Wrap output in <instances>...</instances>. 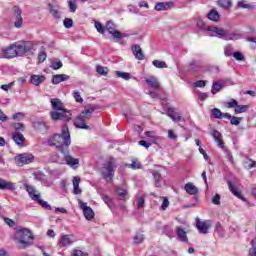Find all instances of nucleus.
<instances>
[{"label": "nucleus", "instance_id": "f257e3e1", "mask_svg": "<svg viewBox=\"0 0 256 256\" xmlns=\"http://www.w3.org/2000/svg\"><path fill=\"white\" fill-rule=\"evenodd\" d=\"M50 147H57L60 153H65V149H69L71 145V133L67 124H63L60 134H54L48 139Z\"/></svg>", "mask_w": 256, "mask_h": 256}, {"label": "nucleus", "instance_id": "f03ea898", "mask_svg": "<svg viewBox=\"0 0 256 256\" xmlns=\"http://www.w3.org/2000/svg\"><path fill=\"white\" fill-rule=\"evenodd\" d=\"M52 109L54 111L50 112L52 121H64L69 122L71 119V112L63 106V102L59 98L51 99Z\"/></svg>", "mask_w": 256, "mask_h": 256}, {"label": "nucleus", "instance_id": "7ed1b4c3", "mask_svg": "<svg viewBox=\"0 0 256 256\" xmlns=\"http://www.w3.org/2000/svg\"><path fill=\"white\" fill-rule=\"evenodd\" d=\"M115 169H117V161L115 158L108 159L101 168V176L106 183H111L115 177Z\"/></svg>", "mask_w": 256, "mask_h": 256}, {"label": "nucleus", "instance_id": "20e7f679", "mask_svg": "<svg viewBox=\"0 0 256 256\" xmlns=\"http://www.w3.org/2000/svg\"><path fill=\"white\" fill-rule=\"evenodd\" d=\"M94 112V107H89L88 109L82 111L80 115L77 116L74 122L75 127H77L78 129H89V126H87V124L85 123H87V121L91 119V115H93Z\"/></svg>", "mask_w": 256, "mask_h": 256}, {"label": "nucleus", "instance_id": "39448f33", "mask_svg": "<svg viewBox=\"0 0 256 256\" xmlns=\"http://www.w3.org/2000/svg\"><path fill=\"white\" fill-rule=\"evenodd\" d=\"M16 241L22 247H29L31 243H33V235L31 234V230L27 228H21L16 231Z\"/></svg>", "mask_w": 256, "mask_h": 256}, {"label": "nucleus", "instance_id": "423d86ee", "mask_svg": "<svg viewBox=\"0 0 256 256\" xmlns=\"http://www.w3.org/2000/svg\"><path fill=\"white\" fill-rule=\"evenodd\" d=\"M208 31H210V33L217 34L219 39H225V41H235L239 39L238 34H229L227 33V30L216 26H210V28H208Z\"/></svg>", "mask_w": 256, "mask_h": 256}, {"label": "nucleus", "instance_id": "0eeeda50", "mask_svg": "<svg viewBox=\"0 0 256 256\" xmlns=\"http://www.w3.org/2000/svg\"><path fill=\"white\" fill-rule=\"evenodd\" d=\"M54 163H58L59 165H68L72 169H77L79 167V158H73V156L69 154H65L64 152V159H59V155L55 156Z\"/></svg>", "mask_w": 256, "mask_h": 256}, {"label": "nucleus", "instance_id": "6e6552de", "mask_svg": "<svg viewBox=\"0 0 256 256\" xmlns=\"http://www.w3.org/2000/svg\"><path fill=\"white\" fill-rule=\"evenodd\" d=\"M14 47L16 49L17 57H22V55H25V53L33 51V43L29 41L14 43Z\"/></svg>", "mask_w": 256, "mask_h": 256}, {"label": "nucleus", "instance_id": "1a4fd4ad", "mask_svg": "<svg viewBox=\"0 0 256 256\" xmlns=\"http://www.w3.org/2000/svg\"><path fill=\"white\" fill-rule=\"evenodd\" d=\"M15 161L19 166L29 165V163H33L35 161V156L31 153H22L15 157Z\"/></svg>", "mask_w": 256, "mask_h": 256}, {"label": "nucleus", "instance_id": "9d476101", "mask_svg": "<svg viewBox=\"0 0 256 256\" xmlns=\"http://www.w3.org/2000/svg\"><path fill=\"white\" fill-rule=\"evenodd\" d=\"M196 228L202 235H207L209 229H211V222L209 220L201 221V219L196 218Z\"/></svg>", "mask_w": 256, "mask_h": 256}, {"label": "nucleus", "instance_id": "9b49d317", "mask_svg": "<svg viewBox=\"0 0 256 256\" xmlns=\"http://www.w3.org/2000/svg\"><path fill=\"white\" fill-rule=\"evenodd\" d=\"M25 189L30 197V199H32V201L37 202L39 200V198L41 197V193H39L35 187L31 186V185H27L25 184Z\"/></svg>", "mask_w": 256, "mask_h": 256}, {"label": "nucleus", "instance_id": "f8f14e48", "mask_svg": "<svg viewBox=\"0 0 256 256\" xmlns=\"http://www.w3.org/2000/svg\"><path fill=\"white\" fill-rule=\"evenodd\" d=\"M2 57H4V59H13L14 57H17V50L15 48V44H12L4 49Z\"/></svg>", "mask_w": 256, "mask_h": 256}, {"label": "nucleus", "instance_id": "ddd939ff", "mask_svg": "<svg viewBox=\"0 0 256 256\" xmlns=\"http://www.w3.org/2000/svg\"><path fill=\"white\" fill-rule=\"evenodd\" d=\"M175 232L179 241L182 243H189V238L187 237V232L185 229H183L181 226H176Z\"/></svg>", "mask_w": 256, "mask_h": 256}, {"label": "nucleus", "instance_id": "4468645a", "mask_svg": "<svg viewBox=\"0 0 256 256\" xmlns=\"http://www.w3.org/2000/svg\"><path fill=\"white\" fill-rule=\"evenodd\" d=\"M76 239L75 236L73 235H62L60 238V245L62 247H69V245H73V243H75Z\"/></svg>", "mask_w": 256, "mask_h": 256}, {"label": "nucleus", "instance_id": "2eb2a0df", "mask_svg": "<svg viewBox=\"0 0 256 256\" xmlns=\"http://www.w3.org/2000/svg\"><path fill=\"white\" fill-rule=\"evenodd\" d=\"M211 135L215 142L217 143L218 147L220 149H225V142H223V135H221V132L213 130Z\"/></svg>", "mask_w": 256, "mask_h": 256}, {"label": "nucleus", "instance_id": "dca6fc26", "mask_svg": "<svg viewBox=\"0 0 256 256\" xmlns=\"http://www.w3.org/2000/svg\"><path fill=\"white\" fill-rule=\"evenodd\" d=\"M132 53L138 61H143V59H145V54H143V49H141L139 44L132 46Z\"/></svg>", "mask_w": 256, "mask_h": 256}, {"label": "nucleus", "instance_id": "f3484780", "mask_svg": "<svg viewBox=\"0 0 256 256\" xmlns=\"http://www.w3.org/2000/svg\"><path fill=\"white\" fill-rule=\"evenodd\" d=\"M175 3L173 2H159L155 5V11H167L168 9H173Z\"/></svg>", "mask_w": 256, "mask_h": 256}, {"label": "nucleus", "instance_id": "a211bd4d", "mask_svg": "<svg viewBox=\"0 0 256 256\" xmlns=\"http://www.w3.org/2000/svg\"><path fill=\"white\" fill-rule=\"evenodd\" d=\"M0 189L2 191H15L16 187H15V183L13 182H8L3 178H0Z\"/></svg>", "mask_w": 256, "mask_h": 256}, {"label": "nucleus", "instance_id": "6ab92c4d", "mask_svg": "<svg viewBox=\"0 0 256 256\" xmlns=\"http://www.w3.org/2000/svg\"><path fill=\"white\" fill-rule=\"evenodd\" d=\"M167 115L168 117H170L172 119V121H174L175 123H181V121H183V117L181 116V114L179 112H175V110L173 108H169L167 111Z\"/></svg>", "mask_w": 256, "mask_h": 256}, {"label": "nucleus", "instance_id": "aec40b11", "mask_svg": "<svg viewBox=\"0 0 256 256\" xmlns=\"http://www.w3.org/2000/svg\"><path fill=\"white\" fill-rule=\"evenodd\" d=\"M71 77L67 74H56L52 76L53 85H59V83H63V81H69Z\"/></svg>", "mask_w": 256, "mask_h": 256}, {"label": "nucleus", "instance_id": "412c9836", "mask_svg": "<svg viewBox=\"0 0 256 256\" xmlns=\"http://www.w3.org/2000/svg\"><path fill=\"white\" fill-rule=\"evenodd\" d=\"M15 14H16V21L14 23V27H16L17 29H21L22 25H23V17L21 16L23 11H21V8H14Z\"/></svg>", "mask_w": 256, "mask_h": 256}, {"label": "nucleus", "instance_id": "4be33fe9", "mask_svg": "<svg viewBox=\"0 0 256 256\" xmlns=\"http://www.w3.org/2000/svg\"><path fill=\"white\" fill-rule=\"evenodd\" d=\"M184 191L188 193V195H198L199 194V188L197 186L193 185V183L188 182L184 186Z\"/></svg>", "mask_w": 256, "mask_h": 256}, {"label": "nucleus", "instance_id": "5701e85b", "mask_svg": "<svg viewBox=\"0 0 256 256\" xmlns=\"http://www.w3.org/2000/svg\"><path fill=\"white\" fill-rule=\"evenodd\" d=\"M227 183H228L229 191L232 192V195H235V197H238V199H241L242 201H247V199L243 197V194H241V192L237 190V187H235L233 183H231V181H228Z\"/></svg>", "mask_w": 256, "mask_h": 256}, {"label": "nucleus", "instance_id": "b1692460", "mask_svg": "<svg viewBox=\"0 0 256 256\" xmlns=\"http://www.w3.org/2000/svg\"><path fill=\"white\" fill-rule=\"evenodd\" d=\"M30 83L35 85V87H39L41 83H45V76L44 75H32L30 77Z\"/></svg>", "mask_w": 256, "mask_h": 256}, {"label": "nucleus", "instance_id": "393cba45", "mask_svg": "<svg viewBox=\"0 0 256 256\" xmlns=\"http://www.w3.org/2000/svg\"><path fill=\"white\" fill-rule=\"evenodd\" d=\"M147 85L151 87L152 89H155V91L159 90L161 87V84L159 83V80L155 77L147 78L146 80Z\"/></svg>", "mask_w": 256, "mask_h": 256}, {"label": "nucleus", "instance_id": "a878e982", "mask_svg": "<svg viewBox=\"0 0 256 256\" xmlns=\"http://www.w3.org/2000/svg\"><path fill=\"white\" fill-rule=\"evenodd\" d=\"M13 141L18 145L19 147H23V143H25V136L19 132H15L12 135Z\"/></svg>", "mask_w": 256, "mask_h": 256}, {"label": "nucleus", "instance_id": "bb28decb", "mask_svg": "<svg viewBox=\"0 0 256 256\" xmlns=\"http://www.w3.org/2000/svg\"><path fill=\"white\" fill-rule=\"evenodd\" d=\"M33 127L36 131L40 133H47V124L43 121H35L33 122Z\"/></svg>", "mask_w": 256, "mask_h": 256}, {"label": "nucleus", "instance_id": "cd10ccee", "mask_svg": "<svg viewBox=\"0 0 256 256\" xmlns=\"http://www.w3.org/2000/svg\"><path fill=\"white\" fill-rule=\"evenodd\" d=\"M146 137L148 138V141L149 143H151V145H156V143L159 141V137L157 136L155 131H147Z\"/></svg>", "mask_w": 256, "mask_h": 256}, {"label": "nucleus", "instance_id": "c85d7f7f", "mask_svg": "<svg viewBox=\"0 0 256 256\" xmlns=\"http://www.w3.org/2000/svg\"><path fill=\"white\" fill-rule=\"evenodd\" d=\"M79 183H81V178L76 176L73 178V193L74 195H81V189L79 188Z\"/></svg>", "mask_w": 256, "mask_h": 256}, {"label": "nucleus", "instance_id": "c756f323", "mask_svg": "<svg viewBox=\"0 0 256 256\" xmlns=\"http://www.w3.org/2000/svg\"><path fill=\"white\" fill-rule=\"evenodd\" d=\"M50 7V13L52 14V16L55 19H61V11H59V9H61V7L57 6V5H49Z\"/></svg>", "mask_w": 256, "mask_h": 256}, {"label": "nucleus", "instance_id": "7c9ffc66", "mask_svg": "<svg viewBox=\"0 0 256 256\" xmlns=\"http://www.w3.org/2000/svg\"><path fill=\"white\" fill-rule=\"evenodd\" d=\"M217 6L222 9H231V7H233V2L231 0H218Z\"/></svg>", "mask_w": 256, "mask_h": 256}, {"label": "nucleus", "instance_id": "2f4dec72", "mask_svg": "<svg viewBox=\"0 0 256 256\" xmlns=\"http://www.w3.org/2000/svg\"><path fill=\"white\" fill-rule=\"evenodd\" d=\"M249 111V105H237L234 109L235 115H239L241 113H247Z\"/></svg>", "mask_w": 256, "mask_h": 256}, {"label": "nucleus", "instance_id": "473e14b6", "mask_svg": "<svg viewBox=\"0 0 256 256\" xmlns=\"http://www.w3.org/2000/svg\"><path fill=\"white\" fill-rule=\"evenodd\" d=\"M221 15H219V12H217V10H211L208 13V19H210V21H214L215 23H217V21H219Z\"/></svg>", "mask_w": 256, "mask_h": 256}, {"label": "nucleus", "instance_id": "72a5a7b5", "mask_svg": "<svg viewBox=\"0 0 256 256\" xmlns=\"http://www.w3.org/2000/svg\"><path fill=\"white\" fill-rule=\"evenodd\" d=\"M83 213H84V217L88 221H91V219H93V217H95V212H93V209L91 207L84 208Z\"/></svg>", "mask_w": 256, "mask_h": 256}, {"label": "nucleus", "instance_id": "f704fd0d", "mask_svg": "<svg viewBox=\"0 0 256 256\" xmlns=\"http://www.w3.org/2000/svg\"><path fill=\"white\" fill-rule=\"evenodd\" d=\"M116 193H117L118 199H120V201H123V199H125V197H127V189H125L123 187H117Z\"/></svg>", "mask_w": 256, "mask_h": 256}, {"label": "nucleus", "instance_id": "c9c22d12", "mask_svg": "<svg viewBox=\"0 0 256 256\" xmlns=\"http://www.w3.org/2000/svg\"><path fill=\"white\" fill-rule=\"evenodd\" d=\"M34 179L40 181L41 183H47V176L43 172L34 173Z\"/></svg>", "mask_w": 256, "mask_h": 256}, {"label": "nucleus", "instance_id": "e433bc0d", "mask_svg": "<svg viewBox=\"0 0 256 256\" xmlns=\"http://www.w3.org/2000/svg\"><path fill=\"white\" fill-rule=\"evenodd\" d=\"M152 175L154 177L155 187H161V173H159L158 171H153Z\"/></svg>", "mask_w": 256, "mask_h": 256}, {"label": "nucleus", "instance_id": "4c0bfd02", "mask_svg": "<svg viewBox=\"0 0 256 256\" xmlns=\"http://www.w3.org/2000/svg\"><path fill=\"white\" fill-rule=\"evenodd\" d=\"M221 89H223V84L219 82H214L211 88V93L213 95H216V93H219Z\"/></svg>", "mask_w": 256, "mask_h": 256}, {"label": "nucleus", "instance_id": "58836bf2", "mask_svg": "<svg viewBox=\"0 0 256 256\" xmlns=\"http://www.w3.org/2000/svg\"><path fill=\"white\" fill-rule=\"evenodd\" d=\"M115 74L117 77H120V79H124V81H129V79H131V74L129 72L116 71Z\"/></svg>", "mask_w": 256, "mask_h": 256}, {"label": "nucleus", "instance_id": "ea45409f", "mask_svg": "<svg viewBox=\"0 0 256 256\" xmlns=\"http://www.w3.org/2000/svg\"><path fill=\"white\" fill-rule=\"evenodd\" d=\"M152 65H154V67L157 69H167V63L165 61L154 60Z\"/></svg>", "mask_w": 256, "mask_h": 256}, {"label": "nucleus", "instance_id": "a19ab883", "mask_svg": "<svg viewBox=\"0 0 256 256\" xmlns=\"http://www.w3.org/2000/svg\"><path fill=\"white\" fill-rule=\"evenodd\" d=\"M96 71L98 75H102L103 77H107V74L109 73V69L103 66H97Z\"/></svg>", "mask_w": 256, "mask_h": 256}, {"label": "nucleus", "instance_id": "79ce46f5", "mask_svg": "<svg viewBox=\"0 0 256 256\" xmlns=\"http://www.w3.org/2000/svg\"><path fill=\"white\" fill-rule=\"evenodd\" d=\"M199 64H197V61H195V60H192L191 62H190V65H189V71L191 72V73H197V71H199Z\"/></svg>", "mask_w": 256, "mask_h": 256}, {"label": "nucleus", "instance_id": "37998d69", "mask_svg": "<svg viewBox=\"0 0 256 256\" xmlns=\"http://www.w3.org/2000/svg\"><path fill=\"white\" fill-rule=\"evenodd\" d=\"M214 119H223V112L219 108H214L211 110Z\"/></svg>", "mask_w": 256, "mask_h": 256}, {"label": "nucleus", "instance_id": "c03bdc74", "mask_svg": "<svg viewBox=\"0 0 256 256\" xmlns=\"http://www.w3.org/2000/svg\"><path fill=\"white\" fill-rule=\"evenodd\" d=\"M36 203H39L43 209H46L47 211H51V205H49L47 201L41 199V197L38 198Z\"/></svg>", "mask_w": 256, "mask_h": 256}, {"label": "nucleus", "instance_id": "a18cd8bd", "mask_svg": "<svg viewBox=\"0 0 256 256\" xmlns=\"http://www.w3.org/2000/svg\"><path fill=\"white\" fill-rule=\"evenodd\" d=\"M197 28L202 29V31H209L211 26L206 25L205 22H203V20H198L197 21Z\"/></svg>", "mask_w": 256, "mask_h": 256}, {"label": "nucleus", "instance_id": "49530a36", "mask_svg": "<svg viewBox=\"0 0 256 256\" xmlns=\"http://www.w3.org/2000/svg\"><path fill=\"white\" fill-rule=\"evenodd\" d=\"M145 205V197L141 196L136 200V209H142Z\"/></svg>", "mask_w": 256, "mask_h": 256}, {"label": "nucleus", "instance_id": "de8ad7c7", "mask_svg": "<svg viewBox=\"0 0 256 256\" xmlns=\"http://www.w3.org/2000/svg\"><path fill=\"white\" fill-rule=\"evenodd\" d=\"M126 167L129 169H141V163L137 162V160H133L131 164H126Z\"/></svg>", "mask_w": 256, "mask_h": 256}, {"label": "nucleus", "instance_id": "09e8293b", "mask_svg": "<svg viewBox=\"0 0 256 256\" xmlns=\"http://www.w3.org/2000/svg\"><path fill=\"white\" fill-rule=\"evenodd\" d=\"M110 35H112L114 39H123V37H126V35L119 32V30H114Z\"/></svg>", "mask_w": 256, "mask_h": 256}, {"label": "nucleus", "instance_id": "8fccbe9b", "mask_svg": "<svg viewBox=\"0 0 256 256\" xmlns=\"http://www.w3.org/2000/svg\"><path fill=\"white\" fill-rule=\"evenodd\" d=\"M224 55L226 57H231V55H233V46H230V45L225 46V48H224Z\"/></svg>", "mask_w": 256, "mask_h": 256}, {"label": "nucleus", "instance_id": "3c124183", "mask_svg": "<svg viewBox=\"0 0 256 256\" xmlns=\"http://www.w3.org/2000/svg\"><path fill=\"white\" fill-rule=\"evenodd\" d=\"M73 97L77 103H83V98L81 97V93L77 90L73 92Z\"/></svg>", "mask_w": 256, "mask_h": 256}, {"label": "nucleus", "instance_id": "603ef678", "mask_svg": "<svg viewBox=\"0 0 256 256\" xmlns=\"http://www.w3.org/2000/svg\"><path fill=\"white\" fill-rule=\"evenodd\" d=\"M106 30L108 33L112 34L115 31V24L111 21H108L106 24Z\"/></svg>", "mask_w": 256, "mask_h": 256}, {"label": "nucleus", "instance_id": "864d4df0", "mask_svg": "<svg viewBox=\"0 0 256 256\" xmlns=\"http://www.w3.org/2000/svg\"><path fill=\"white\" fill-rule=\"evenodd\" d=\"M237 105H239V102H237V100H235V99H232L230 102H228L226 104V107H227V109H233V108L236 109Z\"/></svg>", "mask_w": 256, "mask_h": 256}, {"label": "nucleus", "instance_id": "5fc2aeb1", "mask_svg": "<svg viewBox=\"0 0 256 256\" xmlns=\"http://www.w3.org/2000/svg\"><path fill=\"white\" fill-rule=\"evenodd\" d=\"M145 239V237L143 236V234H137L135 237H134V243L136 245H139L141 243H143V240Z\"/></svg>", "mask_w": 256, "mask_h": 256}, {"label": "nucleus", "instance_id": "6e6d98bb", "mask_svg": "<svg viewBox=\"0 0 256 256\" xmlns=\"http://www.w3.org/2000/svg\"><path fill=\"white\" fill-rule=\"evenodd\" d=\"M63 23L66 29H71V27H73V20L70 18H65Z\"/></svg>", "mask_w": 256, "mask_h": 256}, {"label": "nucleus", "instance_id": "4d7b16f0", "mask_svg": "<svg viewBox=\"0 0 256 256\" xmlns=\"http://www.w3.org/2000/svg\"><path fill=\"white\" fill-rule=\"evenodd\" d=\"M233 57L236 59V61H245V56H243V53L241 52H234Z\"/></svg>", "mask_w": 256, "mask_h": 256}, {"label": "nucleus", "instance_id": "13d9d810", "mask_svg": "<svg viewBox=\"0 0 256 256\" xmlns=\"http://www.w3.org/2000/svg\"><path fill=\"white\" fill-rule=\"evenodd\" d=\"M95 28L98 31V33H101L102 35L103 33H105V27H103L101 22H95Z\"/></svg>", "mask_w": 256, "mask_h": 256}, {"label": "nucleus", "instance_id": "bf43d9fd", "mask_svg": "<svg viewBox=\"0 0 256 256\" xmlns=\"http://www.w3.org/2000/svg\"><path fill=\"white\" fill-rule=\"evenodd\" d=\"M241 119L243 118H239L237 116H232V118H230V123L231 125H239L241 123Z\"/></svg>", "mask_w": 256, "mask_h": 256}, {"label": "nucleus", "instance_id": "052dcab7", "mask_svg": "<svg viewBox=\"0 0 256 256\" xmlns=\"http://www.w3.org/2000/svg\"><path fill=\"white\" fill-rule=\"evenodd\" d=\"M213 205H221V195L215 194L212 198Z\"/></svg>", "mask_w": 256, "mask_h": 256}, {"label": "nucleus", "instance_id": "680f3d73", "mask_svg": "<svg viewBox=\"0 0 256 256\" xmlns=\"http://www.w3.org/2000/svg\"><path fill=\"white\" fill-rule=\"evenodd\" d=\"M47 59V53H45V51H41L38 54V61L39 63H43V61H45Z\"/></svg>", "mask_w": 256, "mask_h": 256}, {"label": "nucleus", "instance_id": "e2e57ef3", "mask_svg": "<svg viewBox=\"0 0 256 256\" xmlns=\"http://www.w3.org/2000/svg\"><path fill=\"white\" fill-rule=\"evenodd\" d=\"M61 67H63V62H61V61L53 62L52 65H51V68L54 71H57V69H61Z\"/></svg>", "mask_w": 256, "mask_h": 256}, {"label": "nucleus", "instance_id": "0e129e2a", "mask_svg": "<svg viewBox=\"0 0 256 256\" xmlns=\"http://www.w3.org/2000/svg\"><path fill=\"white\" fill-rule=\"evenodd\" d=\"M167 207H169V199L167 197H163V202L161 205L162 211H166Z\"/></svg>", "mask_w": 256, "mask_h": 256}, {"label": "nucleus", "instance_id": "69168bd1", "mask_svg": "<svg viewBox=\"0 0 256 256\" xmlns=\"http://www.w3.org/2000/svg\"><path fill=\"white\" fill-rule=\"evenodd\" d=\"M68 7L71 13H75V11H77V5L75 4V1H69Z\"/></svg>", "mask_w": 256, "mask_h": 256}, {"label": "nucleus", "instance_id": "338daca9", "mask_svg": "<svg viewBox=\"0 0 256 256\" xmlns=\"http://www.w3.org/2000/svg\"><path fill=\"white\" fill-rule=\"evenodd\" d=\"M205 85H207L205 80H198L194 83V87H205Z\"/></svg>", "mask_w": 256, "mask_h": 256}, {"label": "nucleus", "instance_id": "774afa93", "mask_svg": "<svg viewBox=\"0 0 256 256\" xmlns=\"http://www.w3.org/2000/svg\"><path fill=\"white\" fill-rule=\"evenodd\" d=\"M71 256H87V253H84L81 250H74Z\"/></svg>", "mask_w": 256, "mask_h": 256}]
</instances>
